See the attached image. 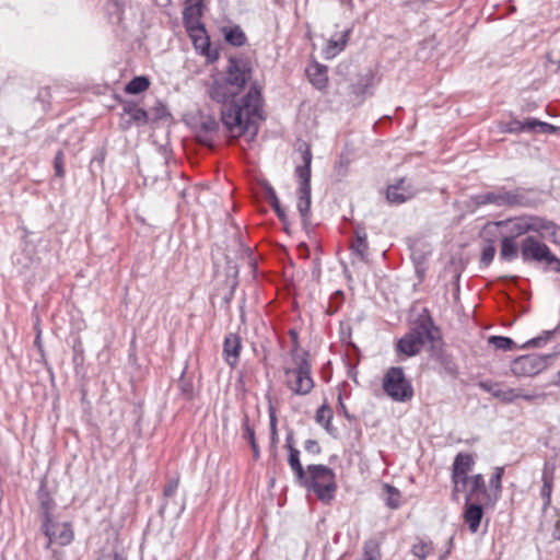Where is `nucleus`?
<instances>
[{
  "label": "nucleus",
  "instance_id": "1",
  "mask_svg": "<svg viewBox=\"0 0 560 560\" xmlns=\"http://www.w3.org/2000/svg\"><path fill=\"white\" fill-rule=\"evenodd\" d=\"M252 71L250 63L244 58L230 57L226 77L215 79L208 91L212 101L222 104L223 125L237 136L249 129L250 118L258 114L261 106V92L257 83H253L243 97L235 100L252 79Z\"/></svg>",
  "mask_w": 560,
  "mask_h": 560
},
{
  "label": "nucleus",
  "instance_id": "2",
  "mask_svg": "<svg viewBox=\"0 0 560 560\" xmlns=\"http://www.w3.org/2000/svg\"><path fill=\"white\" fill-rule=\"evenodd\" d=\"M490 226L503 228L505 230V235L514 240L533 232L540 238L548 240L555 244H560V241L558 240L560 226L552 220L545 217L523 214L488 223L485 230L487 231Z\"/></svg>",
  "mask_w": 560,
  "mask_h": 560
},
{
  "label": "nucleus",
  "instance_id": "3",
  "mask_svg": "<svg viewBox=\"0 0 560 560\" xmlns=\"http://www.w3.org/2000/svg\"><path fill=\"white\" fill-rule=\"evenodd\" d=\"M299 150L302 154V165H298L295 167L294 174L299 179L298 187V205L296 208L300 212L301 220L303 226L307 229L311 224V205H312V196H311V165L313 154L311 151V145L306 142L300 144Z\"/></svg>",
  "mask_w": 560,
  "mask_h": 560
},
{
  "label": "nucleus",
  "instance_id": "4",
  "mask_svg": "<svg viewBox=\"0 0 560 560\" xmlns=\"http://www.w3.org/2000/svg\"><path fill=\"white\" fill-rule=\"evenodd\" d=\"M293 366L284 368L285 385L295 395H306L314 387V381L311 375L310 354L307 351L298 350L296 347L291 350Z\"/></svg>",
  "mask_w": 560,
  "mask_h": 560
},
{
  "label": "nucleus",
  "instance_id": "5",
  "mask_svg": "<svg viewBox=\"0 0 560 560\" xmlns=\"http://www.w3.org/2000/svg\"><path fill=\"white\" fill-rule=\"evenodd\" d=\"M299 485L313 490L317 498L325 503L334 499L337 489L336 475L330 467L325 465H308L305 481H300Z\"/></svg>",
  "mask_w": 560,
  "mask_h": 560
},
{
  "label": "nucleus",
  "instance_id": "6",
  "mask_svg": "<svg viewBox=\"0 0 560 560\" xmlns=\"http://www.w3.org/2000/svg\"><path fill=\"white\" fill-rule=\"evenodd\" d=\"M539 238L527 235L521 241V258L524 262L542 265L548 271L560 272V259Z\"/></svg>",
  "mask_w": 560,
  "mask_h": 560
},
{
  "label": "nucleus",
  "instance_id": "7",
  "mask_svg": "<svg viewBox=\"0 0 560 560\" xmlns=\"http://www.w3.org/2000/svg\"><path fill=\"white\" fill-rule=\"evenodd\" d=\"M382 387L392 400L398 402L411 400L415 394L411 382L406 377L400 366H392L386 371Z\"/></svg>",
  "mask_w": 560,
  "mask_h": 560
},
{
  "label": "nucleus",
  "instance_id": "8",
  "mask_svg": "<svg viewBox=\"0 0 560 560\" xmlns=\"http://www.w3.org/2000/svg\"><path fill=\"white\" fill-rule=\"evenodd\" d=\"M552 358V354L522 355L512 362L511 370L516 376H533L546 369Z\"/></svg>",
  "mask_w": 560,
  "mask_h": 560
},
{
  "label": "nucleus",
  "instance_id": "9",
  "mask_svg": "<svg viewBox=\"0 0 560 560\" xmlns=\"http://www.w3.org/2000/svg\"><path fill=\"white\" fill-rule=\"evenodd\" d=\"M434 332H438V328L434 325L430 312L427 308H423L412 322L407 334L424 347L427 343L434 340Z\"/></svg>",
  "mask_w": 560,
  "mask_h": 560
},
{
  "label": "nucleus",
  "instance_id": "10",
  "mask_svg": "<svg viewBox=\"0 0 560 560\" xmlns=\"http://www.w3.org/2000/svg\"><path fill=\"white\" fill-rule=\"evenodd\" d=\"M42 529L45 536L48 538L46 548H49L51 544H58L60 546H68L73 540L74 534L70 523H43Z\"/></svg>",
  "mask_w": 560,
  "mask_h": 560
},
{
  "label": "nucleus",
  "instance_id": "11",
  "mask_svg": "<svg viewBox=\"0 0 560 560\" xmlns=\"http://www.w3.org/2000/svg\"><path fill=\"white\" fill-rule=\"evenodd\" d=\"M417 189L410 180L401 177L396 183L388 185L386 189V199L389 203L401 205L417 195Z\"/></svg>",
  "mask_w": 560,
  "mask_h": 560
},
{
  "label": "nucleus",
  "instance_id": "12",
  "mask_svg": "<svg viewBox=\"0 0 560 560\" xmlns=\"http://www.w3.org/2000/svg\"><path fill=\"white\" fill-rule=\"evenodd\" d=\"M203 2L185 0V7L183 10V22L187 32H205V24L200 21L203 14Z\"/></svg>",
  "mask_w": 560,
  "mask_h": 560
},
{
  "label": "nucleus",
  "instance_id": "13",
  "mask_svg": "<svg viewBox=\"0 0 560 560\" xmlns=\"http://www.w3.org/2000/svg\"><path fill=\"white\" fill-rule=\"evenodd\" d=\"M148 113L139 107L135 102L126 101L122 103L121 122L122 130L129 129L133 124L143 126L148 124Z\"/></svg>",
  "mask_w": 560,
  "mask_h": 560
},
{
  "label": "nucleus",
  "instance_id": "14",
  "mask_svg": "<svg viewBox=\"0 0 560 560\" xmlns=\"http://www.w3.org/2000/svg\"><path fill=\"white\" fill-rule=\"evenodd\" d=\"M465 502L490 503L483 476L480 474L468 477Z\"/></svg>",
  "mask_w": 560,
  "mask_h": 560
},
{
  "label": "nucleus",
  "instance_id": "15",
  "mask_svg": "<svg viewBox=\"0 0 560 560\" xmlns=\"http://www.w3.org/2000/svg\"><path fill=\"white\" fill-rule=\"evenodd\" d=\"M541 203L538 194L534 189L516 187L510 190V208L522 207V208H536Z\"/></svg>",
  "mask_w": 560,
  "mask_h": 560
},
{
  "label": "nucleus",
  "instance_id": "16",
  "mask_svg": "<svg viewBox=\"0 0 560 560\" xmlns=\"http://www.w3.org/2000/svg\"><path fill=\"white\" fill-rule=\"evenodd\" d=\"M375 80L376 73L372 69L357 75L355 81L350 85V92L359 100V103L363 102L368 94H371L370 89L374 88Z\"/></svg>",
  "mask_w": 560,
  "mask_h": 560
},
{
  "label": "nucleus",
  "instance_id": "17",
  "mask_svg": "<svg viewBox=\"0 0 560 560\" xmlns=\"http://www.w3.org/2000/svg\"><path fill=\"white\" fill-rule=\"evenodd\" d=\"M479 387L491 394L494 398L500 399L504 404H511L517 399L518 389L504 387L500 383H493L490 381H482L479 383Z\"/></svg>",
  "mask_w": 560,
  "mask_h": 560
},
{
  "label": "nucleus",
  "instance_id": "18",
  "mask_svg": "<svg viewBox=\"0 0 560 560\" xmlns=\"http://www.w3.org/2000/svg\"><path fill=\"white\" fill-rule=\"evenodd\" d=\"M474 201L477 206L494 205L510 208V190L500 187L492 191L476 195Z\"/></svg>",
  "mask_w": 560,
  "mask_h": 560
},
{
  "label": "nucleus",
  "instance_id": "19",
  "mask_svg": "<svg viewBox=\"0 0 560 560\" xmlns=\"http://www.w3.org/2000/svg\"><path fill=\"white\" fill-rule=\"evenodd\" d=\"M242 339L236 334H228L223 342V357L228 365L235 368L240 361Z\"/></svg>",
  "mask_w": 560,
  "mask_h": 560
},
{
  "label": "nucleus",
  "instance_id": "20",
  "mask_svg": "<svg viewBox=\"0 0 560 560\" xmlns=\"http://www.w3.org/2000/svg\"><path fill=\"white\" fill-rule=\"evenodd\" d=\"M463 517L465 523L468 525L469 530L472 534L477 533L483 517L482 503L465 502Z\"/></svg>",
  "mask_w": 560,
  "mask_h": 560
},
{
  "label": "nucleus",
  "instance_id": "21",
  "mask_svg": "<svg viewBox=\"0 0 560 560\" xmlns=\"http://www.w3.org/2000/svg\"><path fill=\"white\" fill-rule=\"evenodd\" d=\"M219 130V122L213 116H202L197 139L205 145H211Z\"/></svg>",
  "mask_w": 560,
  "mask_h": 560
},
{
  "label": "nucleus",
  "instance_id": "22",
  "mask_svg": "<svg viewBox=\"0 0 560 560\" xmlns=\"http://www.w3.org/2000/svg\"><path fill=\"white\" fill-rule=\"evenodd\" d=\"M475 460L468 453H458L453 462L452 476L468 479V472L472 469Z\"/></svg>",
  "mask_w": 560,
  "mask_h": 560
},
{
  "label": "nucleus",
  "instance_id": "23",
  "mask_svg": "<svg viewBox=\"0 0 560 560\" xmlns=\"http://www.w3.org/2000/svg\"><path fill=\"white\" fill-rule=\"evenodd\" d=\"M518 256H521V243L518 244L516 240L503 235L499 252L500 259L504 261H513L517 259Z\"/></svg>",
  "mask_w": 560,
  "mask_h": 560
},
{
  "label": "nucleus",
  "instance_id": "24",
  "mask_svg": "<svg viewBox=\"0 0 560 560\" xmlns=\"http://www.w3.org/2000/svg\"><path fill=\"white\" fill-rule=\"evenodd\" d=\"M422 348L423 346L408 334H405L396 343V351L406 357L417 355Z\"/></svg>",
  "mask_w": 560,
  "mask_h": 560
},
{
  "label": "nucleus",
  "instance_id": "25",
  "mask_svg": "<svg viewBox=\"0 0 560 560\" xmlns=\"http://www.w3.org/2000/svg\"><path fill=\"white\" fill-rule=\"evenodd\" d=\"M504 475L503 467H497L493 475L489 480V486L487 488L489 494V502L495 503L501 495L502 491V477Z\"/></svg>",
  "mask_w": 560,
  "mask_h": 560
},
{
  "label": "nucleus",
  "instance_id": "26",
  "mask_svg": "<svg viewBox=\"0 0 560 560\" xmlns=\"http://www.w3.org/2000/svg\"><path fill=\"white\" fill-rule=\"evenodd\" d=\"M307 75L311 83L317 89L323 90L327 86V67L316 63L307 69Z\"/></svg>",
  "mask_w": 560,
  "mask_h": 560
},
{
  "label": "nucleus",
  "instance_id": "27",
  "mask_svg": "<svg viewBox=\"0 0 560 560\" xmlns=\"http://www.w3.org/2000/svg\"><path fill=\"white\" fill-rule=\"evenodd\" d=\"M289 466L294 474L295 481L299 483L300 481H305L306 471L303 468V465L300 460V451L298 448H292L289 451L288 458Z\"/></svg>",
  "mask_w": 560,
  "mask_h": 560
},
{
  "label": "nucleus",
  "instance_id": "28",
  "mask_svg": "<svg viewBox=\"0 0 560 560\" xmlns=\"http://www.w3.org/2000/svg\"><path fill=\"white\" fill-rule=\"evenodd\" d=\"M189 36L194 42V46L197 50H200L202 55L211 57L210 39L207 35V31L200 33L199 31L188 32Z\"/></svg>",
  "mask_w": 560,
  "mask_h": 560
},
{
  "label": "nucleus",
  "instance_id": "29",
  "mask_svg": "<svg viewBox=\"0 0 560 560\" xmlns=\"http://www.w3.org/2000/svg\"><path fill=\"white\" fill-rule=\"evenodd\" d=\"M350 31H346L339 39H330L324 49L327 59L334 58L337 54L345 49Z\"/></svg>",
  "mask_w": 560,
  "mask_h": 560
},
{
  "label": "nucleus",
  "instance_id": "30",
  "mask_svg": "<svg viewBox=\"0 0 560 560\" xmlns=\"http://www.w3.org/2000/svg\"><path fill=\"white\" fill-rule=\"evenodd\" d=\"M266 198H267L269 205L271 206V208L275 210L278 219L283 224H287L288 223L287 212H285L284 208L281 207L279 198L276 194V190L270 186L266 189Z\"/></svg>",
  "mask_w": 560,
  "mask_h": 560
},
{
  "label": "nucleus",
  "instance_id": "31",
  "mask_svg": "<svg viewBox=\"0 0 560 560\" xmlns=\"http://www.w3.org/2000/svg\"><path fill=\"white\" fill-rule=\"evenodd\" d=\"M149 86H150L149 78L145 75H139V77H135L127 83V85L125 88V92L128 94L136 95V94H140V93L147 91L149 89Z\"/></svg>",
  "mask_w": 560,
  "mask_h": 560
},
{
  "label": "nucleus",
  "instance_id": "32",
  "mask_svg": "<svg viewBox=\"0 0 560 560\" xmlns=\"http://www.w3.org/2000/svg\"><path fill=\"white\" fill-rule=\"evenodd\" d=\"M224 38L230 45L235 47H241L246 43V35L237 25L224 28Z\"/></svg>",
  "mask_w": 560,
  "mask_h": 560
},
{
  "label": "nucleus",
  "instance_id": "33",
  "mask_svg": "<svg viewBox=\"0 0 560 560\" xmlns=\"http://www.w3.org/2000/svg\"><path fill=\"white\" fill-rule=\"evenodd\" d=\"M495 244L494 240L492 238H483L482 240V247H481V256H480V264L485 267L489 266L495 255Z\"/></svg>",
  "mask_w": 560,
  "mask_h": 560
},
{
  "label": "nucleus",
  "instance_id": "34",
  "mask_svg": "<svg viewBox=\"0 0 560 560\" xmlns=\"http://www.w3.org/2000/svg\"><path fill=\"white\" fill-rule=\"evenodd\" d=\"M502 131L509 133L532 132L530 118L525 121L512 119L502 127Z\"/></svg>",
  "mask_w": 560,
  "mask_h": 560
},
{
  "label": "nucleus",
  "instance_id": "35",
  "mask_svg": "<svg viewBox=\"0 0 560 560\" xmlns=\"http://www.w3.org/2000/svg\"><path fill=\"white\" fill-rule=\"evenodd\" d=\"M242 428H243V435L244 438L249 442L250 444V447L253 450V455L255 458H258L259 457V446L256 442V439H255V431L254 429L250 427L249 424V419L247 416L244 417L243 419V422H242Z\"/></svg>",
  "mask_w": 560,
  "mask_h": 560
},
{
  "label": "nucleus",
  "instance_id": "36",
  "mask_svg": "<svg viewBox=\"0 0 560 560\" xmlns=\"http://www.w3.org/2000/svg\"><path fill=\"white\" fill-rule=\"evenodd\" d=\"M39 502L43 511V523H51V511L55 506L54 500L47 492H39Z\"/></svg>",
  "mask_w": 560,
  "mask_h": 560
},
{
  "label": "nucleus",
  "instance_id": "37",
  "mask_svg": "<svg viewBox=\"0 0 560 560\" xmlns=\"http://www.w3.org/2000/svg\"><path fill=\"white\" fill-rule=\"evenodd\" d=\"M316 422L324 425L325 430L331 433L332 411L327 405L320 406L315 416Z\"/></svg>",
  "mask_w": 560,
  "mask_h": 560
},
{
  "label": "nucleus",
  "instance_id": "38",
  "mask_svg": "<svg viewBox=\"0 0 560 560\" xmlns=\"http://www.w3.org/2000/svg\"><path fill=\"white\" fill-rule=\"evenodd\" d=\"M384 490L387 494L385 503L389 509L396 510L400 506L401 493L400 491L388 483L384 485Z\"/></svg>",
  "mask_w": 560,
  "mask_h": 560
},
{
  "label": "nucleus",
  "instance_id": "39",
  "mask_svg": "<svg viewBox=\"0 0 560 560\" xmlns=\"http://www.w3.org/2000/svg\"><path fill=\"white\" fill-rule=\"evenodd\" d=\"M351 249L360 257H363L365 255L368 250V241L366 233L364 231H355V238L351 243Z\"/></svg>",
  "mask_w": 560,
  "mask_h": 560
},
{
  "label": "nucleus",
  "instance_id": "40",
  "mask_svg": "<svg viewBox=\"0 0 560 560\" xmlns=\"http://www.w3.org/2000/svg\"><path fill=\"white\" fill-rule=\"evenodd\" d=\"M552 491V474L547 469L542 472V487L540 489V494L545 499V506L550 504V497Z\"/></svg>",
  "mask_w": 560,
  "mask_h": 560
},
{
  "label": "nucleus",
  "instance_id": "41",
  "mask_svg": "<svg viewBox=\"0 0 560 560\" xmlns=\"http://www.w3.org/2000/svg\"><path fill=\"white\" fill-rule=\"evenodd\" d=\"M488 341L495 349H500V350H504V351L512 350L515 347V342L509 337L491 336V337H489Z\"/></svg>",
  "mask_w": 560,
  "mask_h": 560
},
{
  "label": "nucleus",
  "instance_id": "42",
  "mask_svg": "<svg viewBox=\"0 0 560 560\" xmlns=\"http://www.w3.org/2000/svg\"><path fill=\"white\" fill-rule=\"evenodd\" d=\"M364 559L377 560L380 558V541L376 539H369L363 546Z\"/></svg>",
  "mask_w": 560,
  "mask_h": 560
},
{
  "label": "nucleus",
  "instance_id": "43",
  "mask_svg": "<svg viewBox=\"0 0 560 560\" xmlns=\"http://www.w3.org/2000/svg\"><path fill=\"white\" fill-rule=\"evenodd\" d=\"M530 126L532 132L555 133L557 130L556 126L545 121H540L537 118H530Z\"/></svg>",
  "mask_w": 560,
  "mask_h": 560
},
{
  "label": "nucleus",
  "instance_id": "44",
  "mask_svg": "<svg viewBox=\"0 0 560 560\" xmlns=\"http://www.w3.org/2000/svg\"><path fill=\"white\" fill-rule=\"evenodd\" d=\"M451 479H452V483H453L452 499L455 501H458L459 492H466L468 479L460 478V477L454 478V476H451Z\"/></svg>",
  "mask_w": 560,
  "mask_h": 560
},
{
  "label": "nucleus",
  "instance_id": "45",
  "mask_svg": "<svg viewBox=\"0 0 560 560\" xmlns=\"http://www.w3.org/2000/svg\"><path fill=\"white\" fill-rule=\"evenodd\" d=\"M555 331H556V329L544 331L541 336L532 338L527 342H525L523 345V348H526V347H540L542 343H546L548 340H550V338L552 337Z\"/></svg>",
  "mask_w": 560,
  "mask_h": 560
},
{
  "label": "nucleus",
  "instance_id": "46",
  "mask_svg": "<svg viewBox=\"0 0 560 560\" xmlns=\"http://www.w3.org/2000/svg\"><path fill=\"white\" fill-rule=\"evenodd\" d=\"M431 549H432L431 544L425 542V541H419L412 546L411 551L417 558L423 560L428 557Z\"/></svg>",
  "mask_w": 560,
  "mask_h": 560
},
{
  "label": "nucleus",
  "instance_id": "47",
  "mask_svg": "<svg viewBox=\"0 0 560 560\" xmlns=\"http://www.w3.org/2000/svg\"><path fill=\"white\" fill-rule=\"evenodd\" d=\"M178 485H179L178 476L173 477L167 480V483L165 485L164 490H163L164 500H167V499L174 497V494L176 493V490L178 488Z\"/></svg>",
  "mask_w": 560,
  "mask_h": 560
},
{
  "label": "nucleus",
  "instance_id": "48",
  "mask_svg": "<svg viewBox=\"0 0 560 560\" xmlns=\"http://www.w3.org/2000/svg\"><path fill=\"white\" fill-rule=\"evenodd\" d=\"M63 163H65V154L61 150H59L54 158V168H55L56 176H58V177L65 176Z\"/></svg>",
  "mask_w": 560,
  "mask_h": 560
},
{
  "label": "nucleus",
  "instance_id": "49",
  "mask_svg": "<svg viewBox=\"0 0 560 560\" xmlns=\"http://www.w3.org/2000/svg\"><path fill=\"white\" fill-rule=\"evenodd\" d=\"M178 385L183 395L187 398H191L194 394V385L191 382L184 378V374L180 376L178 381Z\"/></svg>",
  "mask_w": 560,
  "mask_h": 560
},
{
  "label": "nucleus",
  "instance_id": "50",
  "mask_svg": "<svg viewBox=\"0 0 560 560\" xmlns=\"http://www.w3.org/2000/svg\"><path fill=\"white\" fill-rule=\"evenodd\" d=\"M270 439L273 444L278 442L277 417L273 410H270Z\"/></svg>",
  "mask_w": 560,
  "mask_h": 560
},
{
  "label": "nucleus",
  "instance_id": "51",
  "mask_svg": "<svg viewBox=\"0 0 560 560\" xmlns=\"http://www.w3.org/2000/svg\"><path fill=\"white\" fill-rule=\"evenodd\" d=\"M304 450L307 453L313 454V455H318L322 452V448H320L318 442L315 440H312V439L305 441Z\"/></svg>",
  "mask_w": 560,
  "mask_h": 560
},
{
  "label": "nucleus",
  "instance_id": "52",
  "mask_svg": "<svg viewBox=\"0 0 560 560\" xmlns=\"http://www.w3.org/2000/svg\"><path fill=\"white\" fill-rule=\"evenodd\" d=\"M342 301H343V293L341 291L337 290L332 294L331 301H330V305H329V308H331L332 307V303H336V306L334 307L332 313L337 312L338 306H339V304L342 303Z\"/></svg>",
  "mask_w": 560,
  "mask_h": 560
},
{
  "label": "nucleus",
  "instance_id": "53",
  "mask_svg": "<svg viewBox=\"0 0 560 560\" xmlns=\"http://www.w3.org/2000/svg\"><path fill=\"white\" fill-rule=\"evenodd\" d=\"M96 560H124V558L117 552H107L100 556Z\"/></svg>",
  "mask_w": 560,
  "mask_h": 560
},
{
  "label": "nucleus",
  "instance_id": "54",
  "mask_svg": "<svg viewBox=\"0 0 560 560\" xmlns=\"http://www.w3.org/2000/svg\"><path fill=\"white\" fill-rule=\"evenodd\" d=\"M285 447L288 448V452L291 451L292 448H295L293 446V434L292 433H289L285 439Z\"/></svg>",
  "mask_w": 560,
  "mask_h": 560
},
{
  "label": "nucleus",
  "instance_id": "55",
  "mask_svg": "<svg viewBox=\"0 0 560 560\" xmlns=\"http://www.w3.org/2000/svg\"><path fill=\"white\" fill-rule=\"evenodd\" d=\"M518 398H522V399H524V400L530 401V400H533V399L535 398V396H534V395H530V394H523V393H521V392L518 390L517 399H518Z\"/></svg>",
  "mask_w": 560,
  "mask_h": 560
},
{
  "label": "nucleus",
  "instance_id": "56",
  "mask_svg": "<svg viewBox=\"0 0 560 560\" xmlns=\"http://www.w3.org/2000/svg\"><path fill=\"white\" fill-rule=\"evenodd\" d=\"M290 334H291V337L293 339V348L292 349H294L296 347V349L300 350L299 349V341H298V334H296V331L291 330Z\"/></svg>",
  "mask_w": 560,
  "mask_h": 560
},
{
  "label": "nucleus",
  "instance_id": "57",
  "mask_svg": "<svg viewBox=\"0 0 560 560\" xmlns=\"http://www.w3.org/2000/svg\"><path fill=\"white\" fill-rule=\"evenodd\" d=\"M237 275H238V271H237L236 267L234 266V267H231V268H230V270H229V272H228L226 277H228V278H231V277H232V278H236V277H237Z\"/></svg>",
  "mask_w": 560,
  "mask_h": 560
},
{
  "label": "nucleus",
  "instance_id": "58",
  "mask_svg": "<svg viewBox=\"0 0 560 560\" xmlns=\"http://www.w3.org/2000/svg\"><path fill=\"white\" fill-rule=\"evenodd\" d=\"M453 544H454V537L452 536V537H450V539H448V541H447L448 548H447V550H446L445 555H447V556H448V555L451 553V550H452V548H453Z\"/></svg>",
  "mask_w": 560,
  "mask_h": 560
},
{
  "label": "nucleus",
  "instance_id": "59",
  "mask_svg": "<svg viewBox=\"0 0 560 560\" xmlns=\"http://www.w3.org/2000/svg\"><path fill=\"white\" fill-rule=\"evenodd\" d=\"M495 280L503 281V280H520V279L517 277H499Z\"/></svg>",
  "mask_w": 560,
  "mask_h": 560
},
{
  "label": "nucleus",
  "instance_id": "60",
  "mask_svg": "<svg viewBox=\"0 0 560 560\" xmlns=\"http://www.w3.org/2000/svg\"><path fill=\"white\" fill-rule=\"evenodd\" d=\"M248 267L255 272L256 271V262L249 259Z\"/></svg>",
  "mask_w": 560,
  "mask_h": 560
},
{
  "label": "nucleus",
  "instance_id": "61",
  "mask_svg": "<svg viewBox=\"0 0 560 560\" xmlns=\"http://www.w3.org/2000/svg\"><path fill=\"white\" fill-rule=\"evenodd\" d=\"M166 506H167V502L165 501V502H163V503H162V505H161V508H160V514H161V515H163V514H164V512H165V510H166Z\"/></svg>",
  "mask_w": 560,
  "mask_h": 560
},
{
  "label": "nucleus",
  "instance_id": "62",
  "mask_svg": "<svg viewBox=\"0 0 560 560\" xmlns=\"http://www.w3.org/2000/svg\"><path fill=\"white\" fill-rule=\"evenodd\" d=\"M342 4L345 5H348V7H352V0H340Z\"/></svg>",
  "mask_w": 560,
  "mask_h": 560
},
{
  "label": "nucleus",
  "instance_id": "63",
  "mask_svg": "<svg viewBox=\"0 0 560 560\" xmlns=\"http://www.w3.org/2000/svg\"><path fill=\"white\" fill-rule=\"evenodd\" d=\"M180 197L184 199L186 197V190L182 189L179 192Z\"/></svg>",
  "mask_w": 560,
  "mask_h": 560
},
{
  "label": "nucleus",
  "instance_id": "64",
  "mask_svg": "<svg viewBox=\"0 0 560 560\" xmlns=\"http://www.w3.org/2000/svg\"><path fill=\"white\" fill-rule=\"evenodd\" d=\"M160 166L163 168V173H164V174H167V171H166V166H165V164L160 163Z\"/></svg>",
  "mask_w": 560,
  "mask_h": 560
}]
</instances>
